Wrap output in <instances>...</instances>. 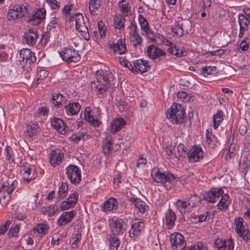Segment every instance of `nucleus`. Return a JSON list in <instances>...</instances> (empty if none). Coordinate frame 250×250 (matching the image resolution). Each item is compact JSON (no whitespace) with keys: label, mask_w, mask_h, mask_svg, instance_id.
<instances>
[{"label":"nucleus","mask_w":250,"mask_h":250,"mask_svg":"<svg viewBox=\"0 0 250 250\" xmlns=\"http://www.w3.org/2000/svg\"><path fill=\"white\" fill-rule=\"evenodd\" d=\"M94 90L98 94H103L110 87L113 81L111 72L107 70H99L96 73Z\"/></svg>","instance_id":"f257e3e1"},{"label":"nucleus","mask_w":250,"mask_h":250,"mask_svg":"<svg viewBox=\"0 0 250 250\" xmlns=\"http://www.w3.org/2000/svg\"><path fill=\"white\" fill-rule=\"evenodd\" d=\"M184 114L185 111L181 104L173 103L167 110V117L172 123L179 124L183 122Z\"/></svg>","instance_id":"f03ea898"},{"label":"nucleus","mask_w":250,"mask_h":250,"mask_svg":"<svg viewBox=\"0 0 250 250\" xmlns=\"http://www.w3.org/2000/svg\"><path fill=\"white\" fill-rule=\"evenodd\" d=\"M27 12V6L24 4L10 5L8 10L7 18L9 21H16L25 17Z\"/></svg>","instance_id":"7ed1b4c3"},{"label":"nucleus","mask_w":250,"mask_h":250,"mask_svg":"<svg viewBox=\"0 0 250 250\" xmlns=\"http://www.w3.org/2000/svg\"><path fill=\"white\" fill-rule=\"evenodd\" d=\"M239 25V38H242L246 31L250 29V8L245 7L238 15Z\"/></svg>","instance_id":"20e7f679"},{"label":"nucleus","mask_w":250,"mask_h":250,"mask_svg":"<svg viewBox=\"0 0 250 250\" xmlns=\"http://www.w3.org/2000/svg\"><path fill=\"white\" fill-rule=\"evenodd\" d=\"M232 227L236 233L244 241L247 242L250 239V231L246 223L242 217L234 218Z\"/></svg>","instance_id":"39448f33"},{"label":"nucleus","mask_w":250,"mask_h":250,"mask_svg":"<svg viewBox=\"0 0 250 250\" xmlns=\"http://www.w3.org/2000/svg\"><path fill=\"white\" fill-rule=\"evenodd\" d=\"M70 21H75L77 31L85 40H88L90 38L88 29L83 15L79 13L75 14L71 17Z\"/></svg>","instance_id":"423d86ee"},{"label":"nucleus","mask_w":250,"mask_h":250,"mask_svg":"<svg viewBox=\"0 0 250 250\" xmlns=\"http://www.w3.org/2000/svg\"><path fill=\"white\" fill-rule=\"evenodd\" d=\"M59 54L63 61L68 63H76L81 60L78 51L72 47L63 48Z\"/></svg>","instance_id":"0eeeda50"},{"label":"nucleus","mask_w":250,"mask_h":250,"mask_svg":"<svg viewBox=\"0 0 250 250\" xmlns=\"http://www.w3.org/2000/svg\"><path fill=\"white\" fill-rule=\"evenodd\" d=\"M109 224L111 234L113 235L123 234L126 230V225L122 218H111L109 220Z\"/></svg>","instance_id":"6e6552de"},{"label":"nucleus","mask_w":250,"mask_h":250,"mask_svg":"<svg viewBox=\"0 0 250 250\" xmlns=\"http://www.w3.org/2000/svg\"><path fill=\"white\" fill-rule=\"evenodd\" d=\"M67 178L74 185L80 184L82 180V175L80 168L75 165H69L65 168Z\"/></svg>","instance_id":"1a4fd4ad"},{"label":"nucleus","mask_w":250,"mask_h":250,"mask_svg":"<svg viewBox=\"0 0 250 250\" xmlns=\"http://www.w3.org/2000/svg\"><path fill=\"white\" fill-rule=\"evenodd\" d=\"M151 175L154 181L163 185L167 183H172L176 180V178L173 174L169 173H163L159 169L153 171Z\"/></svg>","instance_id":"9d476101"},{"label":"nucleus","mask_w":250,"mask_h":250,"mask_svg":"<svg viewBox=\"0 0 250 250\" xmlns=\"http://www.w3.org/2000/svg\"><path fill=\"white\" fill-rule=\"evenodd\" d=\"M145 227L144 222L140 219H135L132 221L129 235L131 240L136 241L141 235Z\"/></svg>","instance_id":"9b49d317"},{"label":"nucleus","mask_w":250,"mask_h":250,"mask_svg":"<svg viewBox=\"0 0 250 250\" xmlns=\"http://www.w3.org/2000/svg\"><path fill=\"white\" fill-rule=\"evenodd\" d=\"M46 11L44 8L34 10L29 17L28 22L34 25H38L45 18Z\"/></svg>","instance_id":"f8f14e48"},{"label":"nucleus","mask_w":250,"mask_h":250,"mask_svg":"<svg viewBox=\"0 0 250 250\" xmlns=\"http://www.w3.org/2000/svg\"><path fill=\"white\" fill-rule=\"evenodd\" d=\"M108 46L110 52L115 54H124L126 51L125 40L123 39H120L116 43L109 42L108 44Z\"/></svg>","instance_id":"ddd939ff"},{"label":"nucleus","mask_w":250,"mask_h":250,"mask_svg":"<svg viewBox=\"0 0 250 250\" xmlns=\"http://www.w3.org/2000/svg\"><path fill=\"white\" fill-rule=\"evenodd\" d=\"M221 188H212L209 190L205 192L204 199L210 203H215L223 193Z\"/></svg>","instance_id":"4468645a"},{"label":"nucleus","mask_w":250,"mask_h":250,"mask_svg":"<svg viewBox=\"0 0 250 250\" xmlns=\"http://www.w3.org/2000/svg\"><path fill=\"white\" fill-rule=\"evenodd\" d=\"M170 242L173 250H182L186 245L183 236L179 232L171 235Z\"/></svg>","instance_id":"2eb2a0df"},{"label":"nucleus","mask_w":250,"mask_h":250,"mask_svg":"<svg viewBox=\"0 0 250 250\" xmlns=\"http://www.w3.org/2000/svg\"><path fill=\"white\" fill-rule=\"evenodd\" d=\"M187 155L189 162L194 163L203 159L204 152L201 147L194 146L188 151Z\"/></svg>","instance_id":"dca6fc26"},{"label":"nucleus","mask_w":250,"mask_h":250,"mask_svg":"<svg viewBox=\"0 0 250 250\" xmlns=\"http://www.w3.org/2000/svg\"><path fill=\"white\" fill-rule=\"evenodd\" d=\"M146 53L149 58L153 60H161L166 56V53L164 51L154 45L147 47Z\"/></svg>","instance_id":"f3484780"},{"label":"nucleus","mask_w":250,"mask_h":250,"mask_svg":"<svg viewBox=\"0 0 250 250\" xmlns=\"http://www.w3.org/2000/svg\"><path fill=\"white\" fill-rule=\"evenodd\" d=\"M20 60L29 67L36 61V57L30 49L23 48L20 53Z\"/></svg>","instance_id":"a211bd4d"},{"label":"nucleus","mask_w":250,"mask_h":250,"mask_svg":"<svg viewBox=\"0 0 250 250\" xmlns=\"http://www.w3.org/2000/svg\"><path fill=\"white\" fill-rule=\"evenodd\" d=\"M6 187L3 189V196L0 199V202L6 203L10 201L14 190L16 188L18 182L17 180L12 181L10 185L8 182H5Z\"/></svg>","instance_id":"6ab92c4d"},{"label":"nucleus","mask_w":250,"mask_h":250,"mask_svg":"<svg viewBox=\"0 0 250 250\" xmlns=\"http://www.w3.org/2000/svg\"><path fill=\"white\" fill-rule=\"evenodd\" d=\"M213 244L218 250H233L234 248V242L231 238L225 240L218 238L214 240Z\"/></svg>","instance_id":"aec40b11"},{"label":"nucleus","mask_w":250,"mask_h":250,"mask_svg":"<svg viewBox=\"0 0 250 250\" xmlns=\"http://www.w3.org/2000/svg\"><path fill=\"white\" fill-rule=\"evenodd\" d=\"M78 199L79 194L77 192L71 193L69 196L61 203L60 206L61 210H65L75 207Z\"/></svg>","instance_id":"412c9836"},{"label":"nucleus","mask_w":250,"mask_h":250,"mask_svg":"<svg viewBox=\"0 0 250 250\" xmlns=\"http://www.w3.org/2000/svg\"><path fill=\"white\" fill-rule=\"evenodd\" d=\"M131 71L134 73H143L149 69V66L147 61L138 59L133 62Z\"/></svg>","instance_id":"4be33fe9"},{"label":"nucleus","mask_w":250,"mask_h":250,"mask_svg":"<svg viewBox=\"0 0 250 250\" xmlns=\"http://www.w3.org/2000/svg\"><path fill=\"white\" fill-rule=\"evenodd\" d=\"M63 158V154L61 150H52L49 154V162L52 166L55 167L62 163Z\"/></svg>","instance_id":"5701e85b"},{"label":"nucleus","mask_w":250,"mask_h":250,"mask_svg":"<svg viewBox=\"0 0 250 250\" xmlns=\"http://www.w3.org/2000/svg\"><path fill=\"white\" fill-rule=\"evenodd\" d=\"M220 199L217 204L218 209L221 211H226L231 203V199L228 193L223 191V193L221 195Z\"/></svg>","instance_id":"b1692460"},{"label":"nucleus","mask_w":250,"mask_h":250,"mask_svg":"<svg viewBox=\"0 0 250 250\" xmlns=\"http://www.w3.org/2000/svg\"><path fill=\"white\" fill-rule=\"evenodd\" d=\"M76 212L75 210L63 212L59 217L57 222L59 226L67 225L72 221Z\"/></svg>","instance_id":"393cba45"},{"label":"nucleus","mask_w":250,"mask_h":250,"mask_svg":"<svg viewBox=\"0 0 250 250\" xmlns=\"http://www.w3.org/2000/svg\"><path fill=\"white\" fill-rule=\"evenodd\" d=\"M38 38V34L36 31L29 30L24 33L23 41L29 45L33 46L37 42Z\"/></svg>","instance_id":"a878e982"},{"label":"nucleus","mask_w":250,"mask_h":250,"mask_svg":"<svg viewBox=\"0 0 250 250\" xmlns=\"http://www.w3.org/2000/svg\"><path fill=\"white\" fill-rule=\"evenodd\" d=\"M126 124V122L124 119L115 118L110 123V131L113 133H115L123 128Z\"/></svg>","instance_id":"bb28decb"},{"label":"nucleus","mask_w":250,"mask_h":250,"mask_svg":"<svg viewBox=\"0 0 250 250\" xmlns=\"http://www.w3.org/2000/svg\"><path fill=\"white\" fill-rule=\"evenodd\" d=\"M118 207V201L114 198H109L104 203L102 209L103 211L107 213L116 210Z\"/></svg>","instance_id":"cd10ccee"},{"label":"nucleus","mask_w":250,"mask_h":250,"mask_svg":"<svg viewBox=\"0 0 250 250\" xmlns=\"http://www.w3.org/2000/svg\"><path fill=\"white\" fill-rule=\"evenodd\" d=\"M52 126L60 133L64 134L66 132L67 126L60 118H53L51 121Z\"/></svg>","instance_id":"c85d7f7f"},{"label":"nucleus","mask_w":250,"mask_h":250,"mask_svg":"<svg viewBox=\"0 0 250 250\" xmlns=\"http://www.w3.org/2000/svg\"><path fill=\"white\" fill-rule=\"evenodd\" d=\"M81 107L78 102L69 103L65 106V112L67 116L71 117L78 114L80 111Z\"/></svg>","instance_id":"c756f323"},{"label":"nucleus","mask_w":250,"mask_h":250,"mask_svg":"<svg viewBox=\"0 0 250 250\" xmlns=\"http://www.w3.org/2000/svg\"><path fill=\"white\" fill-rule=\"evenodd\" d=\"M176 215L174 212L169 209L166 213V225L168 229H172L175 225Z\"/></svg>","instance_id":"7c9ffc66"},{"label":"nucleus","mask_w":250,"mask_h":250,"mask_svg":"<svg viewBox=\"0 0 250 250\" xmlns=\"http://www.w3.org/2000/svg\"><path fill=\"white\" fill-rule=\"evenodd\" d=\"M130 202L132 203L134 207L137 208L141 213H144L147 210L148 207L146 203L139 198L131 197L129 199Z\"/></svg>","instance_id":"2f4dec72"},{"label":"nucleus","mask_w":250,"mask_h":250,"mask_svg":"<svg viewBox=\"0 0 250 250\" xmlns=\"http://www.w3.org/2000/svg\"><path fill=\"white\" fill-rule=\"evenodd\" d=\"M224 112L221 110H218L213 115V127L214 129H217L222 124L224 120Z\"/></svg>","instance_id":"473e14b6"},{"label":"nucleus","mask_w":250,"mask_h":250,"mask_svg":"<svg viewBox=\"0 0 250 250\" xmlns=\"http://www.w3.org/2000/svg\"><path fill=\"white\" fill-rule=\"evenodd\" d=\"M138 19L142 30L145 32L146 35H149L152 33V31L150 29L149 25L147 20L143 17L141 14L139 15Z\"/></svg>","instance_id":"72a5a7b5"},{"label":"nucleus","mask_w":250,"mask_h":250,"mask_svg":"<svg viewBox=\"0 0 250 250\" xmlns=\"http://www.w3.org/2000/svg\"><path fill=\"white\" fill-rule=\"evenodd\" d=\"M125 18L122 15H115L114 17V27L121 31L125 29Z\"/></svg>","instance_id":"f704fd0d"},{"label":"nucleus","mask_w":250,"mask_h":250,"mask_svg":"<svg viewBox=\"0 0 250 250\" xmlns=\"http://www.w3.org/2000/svg\"><path fill=\"white\" fill-rule=\"evenodd\" d=\"M116 236L110 234L107 237L110 250H117L120 245V240Z\"/></svg>","instance_id":"c9c22d12"},{"label":"nucleus","mask_w":250,"mask_h":250,"mask_svg":"<svg viewBox=\"0 0 250 250\" xmlns=\"http://www.w3.org/2000/svg\"><path fill=\"white\" fill-rule=\"evenodd\" d=\"M239 165L240 171L246 173L250 166V160L247 156L244 155L241 157Z\"/></svg>","instance_id":"e433bc0d"},{"label":"nucleus","mask_w":250,"mask_h":250,"mask_svg":"<svg viewBox=\"0 0 250 250\" xmlns=\"http://www.w3.org/2000/svg\"><path fill=\"white\" fill-rule=\"evenodd\" d=\"M38 124L37 122H29L27 125L26 133L29 137H33L38 132Z\"/></svg>","instance_id":"4c0bfd02"},{"label":"nucleus","mask_w":250,"mask_h":250,"mask_svg":"<svg viewBox=\"0 0 250 250\" xmlns=\"http://www.w3.org/2000/svg\"><path fill=\"white\" fill-rule=\"evenodd\" d=\"M119 7L120 11L125 16L131 14V7L128 2L126 0H122L119 2Z\"/></svg>","instance_id":"58836bf2"},{"label":"nucleus","mask_w":250,"mask_h":250,"mask_svg":"<svg viewBox=\"0 0 250 250\" xmlns=\"http://www.w3.org/2000/svg\"><path fill=\"white\" fill-rule=\"evenodd\" d=\"M49 226L45 224H38L33 229L34 232H37L41 236H42L48 233L49 229Z\"/></svg>","instance_id":"ea45409f"},{"label":"nucleus","mask_w":250,"mask_h":250,"mask_svg":"<svg viewBox=\"0 0 250 250\" xmlns=\"http://www.w3.org/2000/svg\"><path fill=\"white\" fill-rule=\"evenodd\" d=\"M200 197L196 194L191 195L187 200L188 205L191 208H194L200 204Z\"/></svg>","instance_id":"a19ab883"},{"label":"nucleus","mask_w":250,"mask_h":250,"mask_svg":"<svg viewBox=\"0 0 250 250\" xmlns=\"http://www.w3.org/2000/svg\"><path fill=\"white\" fill-rule=\"evenodd\" d=\"M201 74L205 77L213 75L217 73V68L213 66H206L201 68Z\"/></svg>","instance_id":"79ce46f5"},{"label":"nucleus","mask_w":250,"mask_h":250,"mask_svg":"<svg viewBox=\"0 0 250 250\" xmlns=\"http://www.w3.org/2000/svg\"><path fill=\"white\" fill-rule=\"evenodd\" d=\"M65 98L60 93L54 94L52 97V102L57 106H62L65 103Z\"/></svg>","instance_id":"37998d69"},{"label":"nucleus","mask_w":250,"mask_h":250,"mask_svg":"<svg viewBox=\"0 0 250 250\" xmlns=\"http://www.w3.org/2000/svg\"><path fill=\"white\" fill-rule=\"evenodd\" d=\"M68 191V186L65 183H62L60 187L59 188L58 194V198L60 199H63L65 197L67 194Z\"/></svg>","instance_id":"c03bdc74"},{"label":"nucleus","mask_w":250,"mask_h":250,"mask_svg":"<svg viewBox=\"0 0 250 250\" xmlns=\"http://www.w3.org/2000/svg\"><path fill=\"white\" fill-rule=\"evenodd\" d=\"M101 0H90L89 2V9L92 15H95V12L100 7Z\"/></svg>","instance_id":"a18cd8bd"},{"label":"nucleus","mask_w":250,"mask_h":250,"mask_svg":"<svg viewBox=\"0 0 250 250\" xmlns=\"http://www.w3.org/2000/svg\"><path fill=\"white\" fill-rule=\"evenodd\" d=\"M177 208L181 213H185L187 211L188 206V202L182 200H177L176 202Z\"/></svg>","instance_id":"49530a36"},{"label":"nucleus","mask_w":250,"mask_h":250,"mask_svg":"<svg viewBox=\"0 0 250 250\" xmlns=\"http://www.w3.org/2000/svg\"><path fill=\"white\" fill-rule=\"evenodd\" d=\"M57 207L55 205H50L43 208L42 209V211L44 214L51 216L57 212Z\"/></svg>","instance_id":"de8ad7c7"},{"label":"nucleus","mask_w":250,"mask_h":250,"mask_svg":"<svg viewBox=\"0 0 250 250\" xmlns=\"http://www.w3.org/2000/svg\"><path fill=\"white\" fill-rule=\"evenodd\" d=\"M82 238L81 233L80 231L78 233L73 234L70 241L72 243L71 247L73 249H76L78 247V243L81 241Z\"/></svg>","instance_id":"09e8293b"},{"label":"nucleus","mask_w":250,"mask_h":250,"mask_svg":"<svg viewBox=\"0 0 250 250\" xmlns=\"http://www.w3.org/2000/svg\"><path fill=\"white\" fill-rule=\"evenodd\" d=\"M172 32L174 35L180 37L184 34V29L182 25L176 23L172 28Z\"/></svg>","instance_id":"8fccbe9b"},{"label":"nucleus","mask_w":250,"mask_h":250,"mask_svg":"<svg viewBox=\"0 0 250 250\" xmlns=\"http://www.w3.org/2000/svg\"><path fill=\"white\" fill-rule=\"evenodd\" d=\"M167 50L170 54L179 57L184 56L186 54L185 51H183L177 48L175 44L170 46V48L167 49Z\"/></svg>","instance_id":"3c124183"},{"label":"nucleus","mask_w":250,"mask_h":250,"mask_svg":"<svg viewBox=\"0 0 250 250\" xmlns=\"http://www.w3.org/2000/svg\"><path fill=\"white\" fill-rule=\"evenodd\" d=\"M98 27L101 38H104L106 35L107 28L105 23L102 21L98 22Z\"/></svg>","instance_id":"603ef678"},{"label":"nucleus","mask_w":250,"mask_h":250,"mask_svg":"<svg viewBox=\"0 0 250 250\" xmlns=\"http://www.w3.org/2000/svg\"><path fill=\"white\" fill-rule=\"evenodd\" d=\"M19 226L20 224L18 225L16 223V225L11 227L8 232L10 237L17 238L18 237L20 229Z\"/></svg>","instance_id":"864d4df0"},{"label":"nucleus","mask_w":250,"mask_h":250,"mask_svg":"<svg viewBox=\"0 0 250 250\" xmlns=\"http://www.w3.org/2000/svg\"><path fill=\"white\" fill-rule=\"evenodd\" d=\"M249 47V39L248 38H245L237 46V49L241 51H247Z\"/></svg>","instance_id":"5fc2aeb1"},{"label":"nucleus","mask_w":250,"mask_h":250,"mask_svg":"<svg viewBox=\"0 0 250 250\" xmlns=\"http://www.w3.org/2000/svg\"><path fill=\"white\" fill-rule=\"evenodd\" d=\"M177 150L179 159H184L187 155L186 148L182 144H179L177 147Z\"/></svg>","instance_id":"6e6d98bb"},{"label":"nucleus","mask_w":250,"mask_h":250,"mask_svg":"<svg viewBox=\"0 0 250 250\" xmlns=\"http://www.w3.org/2000/svg\"><path fill=\"white\" fill-rule=\"evenodd\" d=\"M23 170V177L24 179V182L26 183H28L33 179L32 177H30L31 172V168L30 167H27L24 168Z\"/></svg>","instance_id":"4d7b16f0"},{"label":"nucleus","mask_w":250,"mask_h":250,"mask_svg":"<svg viewBox=\"0 0 250 250\" xmlns=\"http://www.w3.org/2000/svg\"><path fill=\"white\" fill-rule=\"evenodd\" d=\"M129 35L130 37L134 36L139 33L137 25L135 22L132 21L128 26Z\"/></svg>","instance_id":"13d9d810"},{"label":"nucleus","mask_w":250,"mask_h":250,"mask_svg":"<svg viewBox=\"0 0 250 250\" xmlns=\"http://www.w3.org/2000/svg\"><path fill=\"white\" fill-rule=\"evenodd\" d=\"M45 2L50 7L52 10H59L60 8V4L57 0H45Z\"/></svg>","instance_id":"bf43d9fd"},{"label":"nucleus","mask_w":250,"mask_h":250,"mask_svg":"<svg viewBox=\"0 0 250 250\" xmlns=\"http://www.w3.org/2000/svg\"><path fill=\"white\" fill-rule=\"evenodd\" d=\"M112 148V143L111 141H106L104 142L103 144V150L104 153L106 155H108L111 150Z\"/></svg>","instance_id":"052dcab7"},{"label":"nucleus","mask_w":250,"mask_h":250,"mask_svg":"<svg viewBox=\"0 0 250 250\" xmlns=\"http://www.w3.org/2000/svg\"><path fill=\"white\" fill-rule=\"evenodd\" d=\"M5 47L4 45H0V61L1 62H5L8 58V54L4 51Z\"/></svg>","instance_id":"680f3d73"},{"label":"nucleus","mask_w":250,"mask_h":250,"mask_svg":"<svg viewBox=\"0 0 250 250\" xmlns=\"http://www.w3.org/2000/svg\"><path fill=\"white\" fill-rule=\"evenodd\" d=\"M94 118L93 115L89 107H86L84 112V118L87 122H90V121Z\"/></svg>","instance_id":"e2e57ef3"},{"label":"nucleus","mask_w":250,"mask_h":250,"mask_svg":"<svg viewBox=\"0 0 250 250\" xmlns=\"http://www.w3.org/2000/svg\"><path fill=\"white\" fill-rule=\"evenodd\" d=\"M245 211L244 212V217L245 219L250 220V201H247L245 205Z\"/></svg>","instance_id":"0e129e2a"},{"label":"nucleus","mask_w":250,"mask_h":250,"mask_svg":"<svg viewBox=\"0 0 250 250\" xmlns=\"http://www.w3.org/2000/svg\"><path fill=\"white\" fill-rule=\"evenodd\" d=\"M50 37V34L48 32H45L42 35L40 42L43 46H45L48 43Z\"/></svg>","instance_id":"69168bd1"},{"label":"nucleus","mask_w":250,"mask_h":250,"mask_svg":"<svg viewBox=\"0 0 250 250\" xmlns=\"http://www.w3.org/2000/svg\"><path fill=\"white\" fill-rule=\"evenodd\" d=\"M6 151V158L10 162H13L14 157L13 156L12 148L10 146H7L5 149Z\"/></svg>","instance_id":"338daca9"},{"label":"nucleus","mask_w":250,"mask_h":250,"mask_svg":"<svg viewBox=\"0 0 250 250\" xmlns=\"http://www.w3.org/2000/svg\"><path fill=\"white\" fill-rule=\"evenodd\" d=\"M206 140L209 145L213 147L216 141V138L213 134H210V135H208L206 136Z\"/></svg>","instance_id":"774afa93"}]
</instances>
